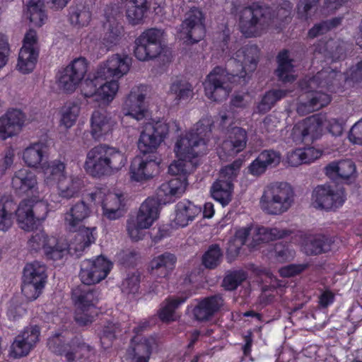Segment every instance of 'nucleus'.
<instances>
[{"mask_svg": "<svg viewBox=\"0 0 362 362\" xmlns=\"http://www.w3.org/2000/svg\"><path fill=\"white\" fill-rule=\"evenodd\" d=\"M202 122L197 123L195 130L186 133L177 141L175 152L177 160L173 161L168 167V173L178 176L165 182L156 190L157 199L148 197L141 205L137 216L135 228L128 227V233L131 238L137 241L140 237L137 235L139 230L148 228L158 218L159 205L175 202L184 192L187 185L186 161L203 156L207 151V141L204 139L211 132V127L206 126L203 129Z\"/></svg>", "mask_w": 362, "mask_h": 362, "instance_id": "f257e3e1", "label": "nucleus"}, {"mask_svg": "<svg viewBox=\"0 0 362 362\" xmlns=\"http://www.w3.org/2000/svg\"><path fill=\"white\" fill-rule=\"evenodd\" d=\"M11 187L17 195L30 198L22 200L16 209L12 199H0V230L6 231L11 228L14 212L19 227L24 230H33L46 218L48 213L47 204L40 200L37 175L29 169L21 168L14 173Z\"/></svg>", "mask_w": 362, "mask_h": 362, "instance_id": "f03ea898", "label": "nucleus"}, {"mask_svg": "<svg viewBox=\"0 0 362 362\" xmlns=\"http://www.w3.org/2000/svg\"><path fill=\"white\" fill-rule=\"evenodd\" d=\"M259 49L256 45H247L239 49L230 59L226 68L214 67L203 83L205 95L211 100L221 102L226 99L229 90L225 86L227 81L240 82L246 75L252 73L259 62Z\"/></svg>", "mask_w": 362, "mask_h": 362, "instance_id": "7ed1b4c3", "label": "nucleus"}, {"mask_svg": "<svg viewBox=\"0 0 362 362\" xmlns=\"http://www.w3.org/2000/svg\"><path fill=\"white\" fill-rule=\"evenodd\" d=\"M293 4L288 0H283L275 9L264 7L258 3L243 8L239 14L238 26L240 31L246 37H255L262 34L266 18L273 22L287 23L291 19Z\"/></svg>", "mask_w": 362, "mask_h": 362, "instance_id": "20e7f679", "label": "nucleus"}, {"mask_svg": "<svg viewBox=\"0 0 362 362\" xmlns=\"http://www.w3.org/2000/svg\"><path fill=\"white\" fill-rule=\"evenodd\" d=\"M124 153L107 144H99L87 153L84 168L93 177L110 175L121 170L127 163Z\"/></svg>", "mask_w": 362, "mask_h": 362, "instance_id": "39448f33", "label": "nucleus"}, {"mask_svg": "<svg viewBox=\"0 0 362 362\" xmlns=\"http://www.w3.org/2000/svg\"><path fill=\"white\" fill-rule=\"evenodd\" d=\"M310 82L330 93H343L362 85V59L344 74L329 68L324 69L313 76Z\"/></svg>", "mask_w": 362, "mask_h": 362, "instance_id": "423d86ee", "label": "nucleus"}, {"mask_svg": "<svg viewBox=\"0 0 362 362\" xmlns=\"http://www.w3.org/2000/svg\"><path fill=\"white\" fill-rule=\"evenodd\" d=\"M90 208L83 201L72 205L64 214V226L71 233H76L71 245L76 252H83L96 240V228L82 226V223L90 214Z\"/></svg>", "mask_w": 362, "mask_h": 362, "instance_id": "0eeeda50", "label": "nucleus"}, {"mask_svg": "<svg viewBox=\"0 0 362 362\" xmlns=\"http://www.w3.org/2000/svg\"><path fill=\"white\" fill-rule=\"evenodd\" d=\"M132 64V58L128 55L121 56L119 54L109 57L103 64H100L93 78L90 75L82 85L81 92L85 98H94L98 100V87L100 81L107 80L111 77L119 78L126 74Z\"/></svg>", "mask_w": 362, "mask_h": 362, "instance_id": "6e6552de", "label": "nucleus"}, {"mask_svg": "<svg viewBox=\"0 0 362 362\" xmlns=\"http://www.w3.org/2000/svg\"><path fill=\"white\" fill-rule=\"evenodd\" d=\"M324 125L333 136H340L343 132V125L338 119L332 118L324 124L322 116L313 115L293 126L291 132L292 139L296 143L313 142L317 138Z\"/></svg>", "mask_w": 362, "mask_h": 362, "instance_id": "1a4fd4ad", "label": "nucleus"}, {"mask_svg": "<svg viewBox=\"0 0 362 362\" xmlns=\"http://www.w3.org/2000/svg\"><path fill=\"white\" fill-rule=\"evenodd\" d=\"M48 349L57 356H64L67 362L88 358L94 348L86 343L81 336L66 340L62 333H55L47 340Z\"/></svg>", "mask_w": 362, "mask_h": 362, "instance_id": "9d476101", "label": "nucleus"}, {"mask_svg": "<svg viewBox=\"0 0 362 362\" xmlns=\"http://www.w3.org/2000/svg\"><path fill=\"white\" fill-rule=\"evenodd\" d=\"M293 202V191L286 183H280L265 190L260 199L262 209L269 214H281Z\"/></svg>", "mask_w": 362, "mask_h": 362, "instance_id": "9b49d317", "label": "nucleus"}, {"mask_svg": "<svg viewBox=\"0 0 362 362\" xmlns=\"http://www.w3.org/2000/svg\"><path fill=\"white\" fill-rule=\"evenodd\" d=\"M72 299L76 305L74 320L77 325L81 327L90 325L98 314L95 292L90 288H78L73 291Z\"/></svg>", "mask_w": 362, "mask_h": 362, "instance_id": "f8f14e48", "label": "nucleus"}, {"mask_svg": "<svg viewBox=\"0 0 362 362\" xmlns=\"http://www.w3.org/2000/svg\"><path fill=\"white\" fill-rule=\"evenodd\" d=\"M46 267L37 261L27 264L23 269L22 293L29 300L37 299L47 282Z\"/></svg>", "mask_w": 362, "mask_h": 362, "instance_id": "ddd939ff", "label": "nucleus"}, {"mask_svg": "<svg viewBox=\"0 0 362 362\" xmlns=\"http://www.w3.org/2000/svg\"><path fill=\"white\" fill-rule=\"evenodd\" d=\"M163 32L157 28L145 30L135 40L134 54L141 62L156 58L163 51Z\"/></svg>", "mask_w": 362, "mask_h": 362, "instance_id": "4468645a", "label": "nucleus"}, {"mask_svg": "<svg viewBox=\"0 0 362 362\" xmlns=\"http://www.w3.org/2000/svg\"><path fill=\"white\" fill-rule=\"evenodd\" d=\"M113 267V263L103 255L86 259L81 264L79 277L85 285H93L105 279Z\"/></svg>", "mask_w": 362, "mask_h": 362, "instance_id": "2eb2a0df", "label": "nucleus"}, {"mask_svg": "<svg viewBox=\"0 0 362 362\" xmlns=\"http://www.w3.org/2000/svg\"><path fill=\"white\" fill-rule=\"evenodd\" d=\"M169 132V125L163 121L147 124L140 134L138 148L143 154H153L164 141Z\"/></svg>", "mask_w": 362, "mask_h": 362, "instance_id": "dca6fc26", "label": "nucleus"}, {"mask_svg": "<svg viewBox=\"0 0 362 362\" xmlns=\"http://www.w3.org/2000/svg\"><path fill=\"white\" fill-rule=\"evenodd\" d=\"M204 21L203 12L195 6L192 7L180 25V36L189 44L199 42L205 35Z\"/></svg>", "mask_w": 362, "mask_h": 362, "instance_id": "f3484780", "label": "nucleus"}, {"mask_svg": "<svg viewBox=\"0 0 362 362\" xmlns=\"http://www.w3.org/2000/svg\"><path fill=\"white\" fill-rule=\"evenodd\" d=\"M88 62L84 57L74 59L57 75L59 87L66 93H73L83 79Z\"/></svg>", "mask_w": 362, "mask_h": 362, "instance_id": "a211bd4d", "label": "nucleus"}, {"mask_svg": "<svg viewBox=\"0 0 362 362\" xmlns=\"http://www.w3.org/2000/svg\"><path fill=\"white\" fill-rule=\"evenodd\" d=\"M28 247L34 252L43 250L46 257L52 260L62 259L66 252L57 238L49 236L44 230L34 232L28 241Z\"/></svg>", "mask_w": 362, "mask_h": 362, "instance_id": "6ab92c4d", "label": "nucleus"}, {"mask_svg": "<svg viewBox=\"0 0 362 362\" xmlns=\"http://www.w3.org/2000/svg\"><path fill=\"white\" fill-rule=\"evenodd\" d=\"M37 33L33 29H29L23 38V46L20 49L17 67L20 72L25 74L33 71L39 57Z\"/></svg>", "mask_w": 362, "mask_h": 362, "instance_id": "aec40b11", "label": "nucleus"}, {"mask_svg": "<svg viewBox=\"0 0 362 362\" xmlns=\"http://www.w3.org/2000/svg\"><path fill=\"white\" fill-rule=\"evenodd\" d=\"M41 329L38 325H29L14 338L10 347V355L15 358L27 356L40 341Z\"/></svg>", "mask_w": 362, "mask_h": 362, "instance_id": "412c9836", "label": "nucleus"}, {"mask_svg": "<svg viewBox=\"0 0 362 362\" xmlns=\"http://www.w3.org/2000/svg\"><path fill=\"white\" fill-rule=\"evenodd\" d=\"M160 161L154 154L136 156L131 163L130 177L132 181L144 182L158 174Z\"/></svg>", "mask_w": 362, "mask_h": 362, "instance_id": "4be33fe9", "label": "nucleus"}, {"mask_svg": "<svg viewBox=\"0 0 362 362\" xmlns=\"http://www.w3.org/2000/svg\"><path fill=\"white\" fill-rule=\"evenodd\" d=\"M312 200L315 207L329 211L341 206L346 195L343 190L334 191L330 185H318L313 192Z\"/></svg>", "mask_w": 362, "mask_h": 362, "instance_id": "5701e85b", "label": "nucleus"}, {"mask_svg": "<svg viewBox=\"0 0 362 362\" xmlns=\"http://www.w3.org/2000/svg\"><path fill=\"white\" fill-rule=\"evenodd\" d=\"M91 202H102L103 214L110 220H115L123 216L125 206L124 196L122 194H109L104 199L101 189L89 194Z\"/></svg>", "mask_w": 362, "mask_h": 362, "instance_id": "b1692460", "label": "nucleus"}, {"mask_svg": "<svg viewBox=\"0 0 362 362\" xmlns=\"http://www.w3.org/2000/svg\"><path fill=\"white\" fill-rule=\"evenodd\" d=\"M158 346L156 337H143L139 341L136 338L131 339V347L127 350L129 362H149L151 354Z\"/></svg>", "mask_w": 362, "mask_h": 362, "instance_id": "393cba45", "label": "nucleus"}, {"mask_svg": "<svg viewBox=\"0 0 362 362\" xmlns=\"http://www.w3.org/2000/svg\"><path fill=\"white\" fill-rule=\"evenodd\" d=\"M25 115L21 110L8 109L0 117V139L5 141L17 135L24 125Z\"/></svg>", "mask_w": 362, "mask_h": 362, "instance_id": "a878e982", "label": "nucleus"}, {"mask_svg": "<svg viewBox=\"0 0 362 362\" xmlns=\"http://www.w3.org/2000/svg\"><path fill=\"white\" fill-rule=\"evenodd\" d=\"M247 140L246 130L242 127H234L228 132L221 148L226 155L235 156L246 148Z\"/></svg>", "mask_w": 362, "mask_h": 362, "instance_id": "bb28decb", "label": "nucleus"}, {"mask_svg": "<svg viewBox=\"0 0 362 362\" xmlns=\"http://www.w3.org/2000/svg\"><path fill=\"white\" fill-rule=\"evenodd\" d=\"M223 305V299L220 295H213L199 300L192 310L196 320L206 322L218 313Z\"/></svg>", "mask_w": 362, "mask_h": 362, "instance_id": "cd10ccee", "label": "nucleus"}, {"mask_svg": "<svg viewBox=\"0 0 362 362\" xmlns=\"http://www.w3.org/2000/svg\"><path fill=\"white\" fill-rule=\"evenodd\" d=\"M146 95L141 90L140 87L133 88L127 96L123 108L126 110V115L139 121L145 117L146 108L144 100Z\"/></svg>", "mask_w": 362, "mask_h": 362, "instance_id": "c85d7f7f", "label": "nucleus"}, {"mask_svg": "<svg viewBox=\"0 0 362 362\" xmlns=\"http://www.w3.org/2000/svg\"><path fill=\"white\" fill-rule=\"evenodd\" d=\"M107 21L104 23L103 44L108 48L119 43L124 35V28L117 19V14L110 16L108 8L105 11ZM120 17V14H118Z\"/></svg>", "mask_w": 362, "mask_h": 362, "instance_id": "c756f323", "label": "nucleus"}, {"mask_svg": "<svg viewBox=\"0 0 362 362\" xmlns=\"http://www.w3.org/2000/svg\"><path fill=\"white\" fill-rule=\"evenodd\" d=\"M176 263V255L169 252H165L151 260L149 263L150 274L158 278H166L171 274Z\"/></svg>", "mask_w": 362, "mask_h": 362, "instance_id": "7c9ffc66", "label": "nucleus"}, {"mask_svg": "<svg viewBox=\"0 0 362 362\" xmlns=\"http://www.w3.org/2000/svg\"><path fill=\"white\" fill-rule=\"evenodd\" d=\"M115 124V121L105 112L94 111L90 119V133L93 138L98 140L111 133Z\"/></svg>", "mask_w": 362, "mask_h": 362, "instance_id": "2f4dec72", "label": "nucleus"}, {"mask_svg": "<svg viewBox=\"0 0 362 362\" xmlns=\"http://www.w3.org/2000/svg\"><path fill=\"white\" fill-rule=\"evenodd\" d=\"M331 245V240L324 235H305L302 249L307 255H318L329 251Z\"/></svg>", "mask_w": 362, "mask_h": 362, "instance_id": "473e14b6", "label": "nucleus"}, {"mask_svg": "<svg viewBox=\"0 0 362 362\" xmlns=\"http://www.w3.org/2000/svg\"><path fill=\"white\" fill-rule=\"evenodd\" d=\"M293 59L290 58L289 51L286 49L281 50L276 56L277 69L275 74L279 80L284 83H292L296 77L293 74L294 71Z\"/></svg>", "mask_w": 362, "mask_h": 362, "instance_id": "72a5a7b5", "label": "nucleus"}, {"mask_svg": "<svg viewBox=\"0 0 362 362\" xmlns=\"http://www.w3.org/2000/svg\"><path fill=\"white\" fill-rule=\"evenodd\" d=\"M127 2L126 17L129 24L137 25L142 24L150 8L148 0H121Z\"/></svg>", "mask_w": 362, "mask_h": 362, "instance_id": "f704fd0d", "label": "nucleus"}, {"mask_svg": "<svg viewBox=\"0 0 362 362\" xmlns=\"http://www.w3.org/2000/svg\"><path fill=\"white\" fill-rule=\"evenodd\" d=\"M175 208V221L182 227L187 226L201 212V208L188 199L179 202Z\"/></svg>", "mask_w": 362, "mask_h": 362, "instance_id": "c9c22d12", "label": "nucleus"}, {"mask_svg": "<svg viewBox=\"0 0 362 362\" xmlns=\"http://www.w3.org/2000/svg\"><path fill=\"white\" fill-rule=\"evenodd\" d=\"M91 16L89 7L83 3L74 4L68 9V20L74 27L87 26L91 20Z\"/></svg>", "mask_w": 362, "mask_h": 362, "instance_id": "e433bc0d", "label": "nucleus"}, {"mask_svg": "<svg viewBox=\"0 0 362 362\" xmlns=\"http://www.w3.org/2000/svg\"><path fill=\"white\" fill-rule=\"evenodd\" d=\"M233 185L229 182H223V179H217L211 185L210 193L211 197L223 206L229 204L231 200Z\"/></svg>", "mask_w": 362, "mask_h": 362, "instance_id": "4c0bfd02", "label": "nucleus"}, {"mask_svg": "<svg viewBox=\"0 0 362 362\" xmlns=\"http://www.w3.org/2000/svg\"><path fill=\"white\" fill-rule=\"evenodd\" d=\"M187 299V296H169L158 311V316L163 322L175 321V310Z\"/></svg>", "mask_w": 362, "mask_h": 362, "instance_id": "58836bf2", "label": "nucleus"}, {"mask_svg": "<svg viewBox=\"0 0 362 362\" xmlns=\"http://www.w3.org/2000/svg\"><path fill=\"white\" fill-rule=\"evenodd\" d=\"M170 93L175 96V100L179 103L190 100L194 95V88L186 79L175 78L170 84Z\"/></svg>", "mask_w": 362, "mask_h": 362, "instance_id": "ea45409f", "label": "nucleus"}, {"mask_svg": "<svg viewBox=\"0 0 362 362\" xmlns=\"http://www.w3.org/2000/svg\"><path fill=\"white\" fill-rule=\"evenodd\" d=\"M26 6L25 14L30 22L35 26L41 27L47 20L43 1L42 0H28Z\"/></svg>", "mask_w": 362, "mask_h": 362, "instance_id": "a19ab883", "label": "nucleus"}, {"mask_svg": "<svg viewBox=\"0 0 362 362\" xmlns=\"http://www.w3.org/2000/svg\"><path fill=\"white\" fill-rule=\"evenodd\" d=\"M292 231L288 229H279L277 228L259 227L257 229L253 241L257 245L267 243L277 239H281L291 235Z\"/></svg>", "mask_w": 362, "mask_h": 362, "instance_id": "79ce46f5", "label": "nucleus"}, {"mask_svg": "<svg viewBox=\"0 0 362 362\" xmlns=\"http://www.w3.org/2000/svg\"><path fill=\"white\" fill-rule=\"evenodd\" d=\"M83 186V181L78 177H66L57 185L61 197L70 199L77 196Z\"/></svg>", "mask_w": 362, "mask_h": 362, "instance_id": "37998d69", "label": "nucleus"}, {"mask_svg": "<svg viewBox=\"0 0 362 362\" xmlns=\"http://www.w3.org/2000/svg\"><path fill=\"white\" fill-rule=\"evenodd\" d=\"M322 152L313 147L307 148H296L288 157V162L292 165L303 163H310L320 158Z\"/></svg>", "mask_w": 362, "mask_h": 362, "instance_id": "c03bdc74", "label": "nucleus"}, {"mask_svg": "<svg viewBox=\"0 0 362 362\" xmlns=\"http://www.w3.org/2000/svg\"><path fill=\"white\" fill-rule=\"evenodd\" d=\"M46 148L40 142L30 144L23 151V159L25 163L29 167L37 168L42 160Z\"/></svg>", "mask_w": 362, "mask_h": 362, "instance_id": "a18cd8bd", "label": "nucleus"}, {"mask_svg": "<svg viewBox=\"0 0 362 362\" xmlns=\"http://www.w3.org/2000/svg\"><path fill=\"white\" fill-rule=\"evenodd\" d=\"M287 95V90L282 89H272L267 91L258 103L257 108L260 114L269 112L276 103Z\"/></svg>", "mask_w": 362, "mask_h": 362, "instance_id": "49530a36", "label": "nucleus"}, {"mask_svg": "<svg viewBox=\"0 0 362 362\" xmlns=\"http://www.w3.org/2000/svg\"><path fill=\"white\" fill-rule=\"evenodd\" d=\"M65 168V163L61 160H54L52 161L44 169L45 180L47 184L52 185L56 183L58 185L59 182L66 177Z\"/></svg>", "mask_w": 362, "mask_h": 362, "instance_id": "de8ad7c7", "label": "nucleus"}, {"mask_svg": "<svg viewBox=\"0 0 362 362\" xmlns=\"http://www.w3.org/2000/svg\"><path fill=\"white\" fill-rule=\"evenodd\" d=\"M269 252L277 262L281 263L292 260L296 255V252L291 244L284 242L276 243Z\"/></svg>", "mask_w": 362, "mask_h": 362, "instance_id": "09e8293b", "label": "nucleus"}, {"mask_svg": "<svg viewBox=\"0 0 362 362\" xmlns=\"http://www.w3.org/2000/svg\"><path fill=\"white\" fill-rule=\"evenodd\" d=\"M223 252L218 244L211 245L202 256V264L209 269L216 268L221 262Z\"/></svg>", "mask_w": 362, "mask_h": 362, "instance_id": "8fccbe9b", "label": "nucleus"}, {"mask_svg": "<svg viewBox=\"0 0 362 362\" xmlns=\"http://www.w3.org/2000/svg\"><path fill=\"white\" fill-rule=\"evenodd\" d=\"M80 113V107L75 103H67L61 110L60 125L66 129L73 127Z\"/></svg>", "mask_w": 362, "mask_h": 362, "instance_id": "3c124183", "label": "nucleus"}, {"mask_svg": "<svg viewBox=\"0 0 362 362\" xmlns=\"http://www.w3.org/2000/svg\"><path fill=\"white\" fill-rule=\"evenodd\" d=\"M307 98V102L303 105L308 107V110L309 112H314L320 110L323 107L327 105L332 100V98L329 94L322 93V91L310 93Z\"/></svg>", "mask_w": 362, "mask_h": 362, "instance_id": "603ef678", "label": "nucleus"}, {"mask_svg": "<svg viewBox=\"0 0 362 362\" xmlns=\"http://www.w3.org/2000/svg\"><path fill=\"white\" fill-rule=\"evenodd\" d=\"M119 89V83L117 80L112 79L104 83H100L98 87V100L110 103L111 102Z\"/></svg>", "mask_w": 362, "mask_h": 362, "instance_id": "864d4df0", "label": "nucleus"}, {"mask_svg": "<svg viewBox=\"0 0 362 362\" xmlns=\"http://www.w3.org/2000/svg\"><path fill=\"white\" fill-rule=\"evenodd\" d=\"M141 276L139 273L133 272L127 274L121 284V291L124 294L133 295L139 293L140 288Z\"/></svg>", "mask_w": 362, "mask_h": 362, "instance_id": "5fc2aeb1", "label": "nucleus"}, {"mask_svg": "<svg viewBox=\"0 0 362 362\" xmlns=\"http://www.w3.org/2000/svg\"><path fill=\"white\" fill-rule=\"evenodd\" d=\"M243 161L240 159L235 160L232 163L227 165L221 168L218 179H223V182H229L230 185L236 178L240 169L242 166Z\"/></svg>", "mask_w": 362, "mask_h": 362, "instance_id": "6e6d98bb", "label": "nucleus"}, {"mask_svg": "<svg viewBox=\"0 0 362 362\" xmlns=\"http://www.w3.org/2000/svg\"><path fill=\"white\" fill-rule=\"evenodd\" d=\"M247 278V274L243 270H236L227 274L223 280V286L228 291L238 288Z\"/></svg>", "mask_w": 362, "mask_h": 362, "instance_id": "4d7b16f0", "label": "nucleus"}, {"mask_svg": "<svg viewBox=\"0 0 362 362\" xmlns=\"http://www.w3.org/2000/svg\"><path fill=\"white\" fill-rule=\"evenodd\" d=\"M119 329V325L112 322H107L103 326L100 333V342L105 349L108 348L116 338V333Z\"/></svg>", "mask_w": 362, "mask_h": 362, "instance_id": "13d9d810", "label": "nucleus"}, {"mask_svg": "<svg viewBox=\"0 0 362 362\" xmlns=\"http://www.w3.org/2000/svg\"><path fill=\"white\" fill-rule=\"evenodd\" d=\"M258 156L267 169L276 167L281 162V155L279 151L273 149L262 151Z\"/></svg>", "mask_w": 362, "mask_h": 362, "instance_id": "bf43d9fd", "label": "nucleus"}, {"mask_svg": "<svg viewBox=\"0 0 362 362\" xmlns=\"http://www.w3.org/2000/svg\"><path fill=\"white\" fill-rule=\"evenodd\" d=\"M308 267V263L290 264L280 268L279 274L283 278H291L302 274Z\"/></svg>", "mask_w": 362, "mask_h": 362, "instance_id": "052dcab7", "label": "nucleus"}, {"mask_svg": "<svg viewBox=\"0 0 362 362\" xmlns=\"http://www.w3.org/2000/svg\"><path fill=\"white\" fill-rule=\"evenodd\" d=\"M339 177L343 180L349 179L356 173V165L350 159L339 160Z\"/></svg>", "mask_w": 362, "mask_h": 362, "instance_id": "680f3d73", "label": "nucleus"}, {"mask_svg": "<svg viewBox=\"0 0 362 362\" xmlns=\"http://www.w3.org/2000/svg\"><path fill=\"white\" fill-rule=\"evenodd\" d=\"M10 52V45L7 36L0 33V69L7 64Z\"/></svg>", "mask_w": 362, "mask_h": 362, "instance_id": "e2e57ef3", "label": "nucleus"}, {"mask_svg": "<svg viewBox=\"0 0 362 362\" xmlns=\"http://www.w3.org/2000/svg\"><path fill=\"white\" fill-rule=\"evenodd\" d=\"M320 0H300L297 6V14L299 19L307 20L308 11L317 6Z\"/></svg>", "mask_w": 362, "mask_h": 362, "instance_id": "0e129e2a", "label": "nucleus"}, {"mask_svg": "<svg viewBox=\"0 0 362 362\" xmlns=\"http://www.w3.org/2000/svg\"><path fill=\"white\" fill-rule=\"evenodd\" d=\"M258 156L257 158L252 161V163L247 167V173L255 177H259L263 175L267 168L262 163Z\"/></svg>", "mask_w": 362, "mask_h": 362, "instance_id": "69168bd1", "label": "nucleus"}, {"mask_svg": "<svg viewBox=\"0 0 362 362\" xmlns=\"http://www.w3.org/2000/svg\"><path fill=\"white\" fill-rule=\"evenodd\" d=\"M226 248V259L228 262L234 261L239 255L243 245L238 242H235L233 240L230 239L227 244Z\"/></svg>", "mask_w": 362, "mask_h": 362, "instance_id": "338daca9", "label": "nucleus"}, {"mask_svg": "<svg viewBox=\"0 0 362 362\" xmlns=\"http://www.w3.org/2000/svg\"><path fill=\"white\" fill-rule=\"evenodd\" d=\"M349 139L354 144L362 145V118L352 126Z\"/></svg>", "mask_w": 362, "mask_h": 362, "instance_id": "774afa93", "label": "nucleus"}]
</instances>
